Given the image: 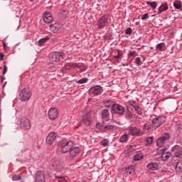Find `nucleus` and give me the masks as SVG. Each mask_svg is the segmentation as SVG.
I'll return each instance as SVG.
<instances>
[{"mask_svg": "<svg viewBox=\"0 0 182 182\" xmlns=\"http://www.w3.org/2000/svg\"><path fill=\"white\" fill-rule=\"evenodd\" d=\"M111 23L112 18H110V16L104 15L98 19L97 22V26L98 29H104V28H106V26H109V25Z\"/></svg>", "mask_w": 182, "mask_h": 182, "instance_id": "obj_1", "label": "nucleus"}, {"mask_svg": "<svg viewBox=\"0 0 182 182\" xmlns=\"http://www.w3.org/2000/svg\"><path fill=\"white\" fill-rule=\"evenodd\" d=\"M17 124H18L21 129L25 132L31 130V120L25 116L21 117V118L18 119Z\"/></svg>", "mask_w": 182, "mask_h": 182, "instance_id": "obj_2", "label": "nucleus"}, {"mask_svg": "<svg viewBox=\"0 0 182 182\" xmlns=\"http://www.w3.org/2000/svg\"><path fill=\"white\" fill-rule=\"evenodd\" d=\"M66 58L65 53L52 52L49 54V60L50 62H62Z\"/></svg>", "mask_w": 182, "mask_h": 182, "instance_id": "obj_3", "label": "nucleus"}, {"mask_svg": "<svg viewBox=\"0 0 182 182\" xmlns=\"http://www.w3.org/2000/svg\"><path fill=\"white\" fill-rule=\"evenodd\" d=\"M96 129L101 132V133H105L106 132H109V130H113V129H114V126L106 124L105 122H102L96 124Z\"/></svg>", "mask_w": 182, "mask_h": 182, "instance_id": "obj_4", "label": "nucleus"}, {"mask_svg": "<svg viewBox=\"0 0 182 182\" xmlns=\"http://www.w3.org/2000/svg\"><path fill=\"white\" fill-rule=\"evenodd\" d=\"M73 144H75V143L70 140L64 141L60 146V153H62V154H66V153L70 151Z\"/></svg>", "mask_w": 182, "mask_h": 182, "instance_id": "obj_5", "label": "nucleus"}, {"mask_svg": "<svg viewBox=\"0 0 182 182\" xmlns=\"http://www.w3.org/2000/svg\"><path fill=\"white\" fill-rule=\"evenodd\" d=\"M166 118L164 115L159 116L158 117L154 118L151 121L154 129H158L162 124L166 123Z\"/></svg>", "mask_w": 182, "mask_h": 182, "instance_id": "obj_6", "label": "nucleus"}, {"mask_svg": "<svg viewBox=\"0 0 182 182\" xmlns=\"http://www.w3.org/2000/svg\"><path fill=\"white\" fill-rule=\"evenodd\" d=\"M31 96H32V92H31V90H29V87H26L23 89L19 93V97H20V100H22V102H26L29 100Z\"/></svg>", "mask_w": 182, "mask_h": 182, "instance_id": "obj_7", "label": "nucleus"}, {"mask_svg": "<svg viewBox=\"0 0 182 182\" xmlns=\"http://www.w3.org/2000/svg\"><path fill=\"white\" fill-rule=\"evenodd\" d=\"M168 140H170V134L165 133L162 134V136L159 137L156 141L157 147L161 149V147L166 144V142L168 141Z\"/></svg>", "mask_w": 182, "mask_h": 182, "instance_id": "obj_8", "label": "nucleus"}, {"mask_svg": "<svg viewBox=\"0 0 182 182\" xmlns=\"http://www.w3.org/2000/svg\"><path fill=\"white\" fill-rule=\"evenodd\" d=\"M128 134L134 137H140L143 136V131L136 127H131L128 129Z\"/></svg>", "mask_w": 182, "mask_h": 182, "instance_id": "obj_9", "label": "nucleus"}, {"mask_svg": "<svg viewBox=\"0 0 182 182\" xmlns=\"http://www.w3.org/2000/svg\"><path fill=\"white\" fill-rule=\"evenodd\" d=\"M89 93L91 96H100L103 93V87L100 85H95L89 90Z\"/></svg>", "mask_w": 182, "mask_h": 182, "instance_id": "obj_10", "label": "nucleus"}, {"mask_svg": "<svg viewBox=\"0 0 182 182\" xmlns=\"http://www.w3.org/2000/svg\"><path fill=\"white\" fill-rule=\"evenodd\" d=\"M50 31L53 32V33H61V32H63L62 23L56 22L53 24H50Z\"/></svg>", "mask_w": 182, "mask_h": 182, "instance_id": "obj_11", "label": "nucleus"}, {"mask_svg": "<svg viewBox=\"0 0 182 182\" xmlns=\"http://www.w3.org/2000/svg\"><path fill=\"white\" fill-rule=\"evenodd\" d=\"M112 110L116 114H124V107L119 104H114L112 105Z\"/></svg>", "mask_w": 182, "mask_h": 182, "instance_id": "obj_12", "label": "nucleus"}, {"mask_svg": "<svg viewBox=\"0 0 182 182\" xmlns=\"http://www.w3.org/2000/svg\"><path fill=\"white\" fill-rule=\"evenodd\" d=\"M70 159H75L77 156L80 154V148L79 146H75V144L72 146L69 151Z\"/></svg>", "mask_w": 182, "mask_h": 182, "instance_id": "obj_13", "label": "nucleus"}, {"mask_svg": "<svg viewBox=\"0 0 182 182\" xmlns=\"http://www.w3.org/2000/svg\"><path fill=\"white\" fill-rule=\"evenodd\" d=\"M58 134L55 132H50L46 139V143L48 146H51V144H53V142L55 140H56Z\"/></svg>", "mask_w": 182, "mask_h": 182, "instance_id": "obj_14", "label": "nucleus"}, {"mask_svg": "<svg viewBox=\"0 0 182 182\" xmlns=\"http://www.w3.org/2000/svg\"><path fill=\"white\" fill-rule=\"evenodd\" d=\"M52 166L53 167L54 170L58 173L62 171V170L64 168L63 162L59 160L54 161L53 162Z\"/></svg>", "mask_w": 182, "mask_h": 182, "instance_id": "obj_15", "label": "nucleus"}, {"mask_svg": "<svg viewBox=\"0 0 182 182\" xmlns=\"http://www.w3.org/2000/svg\"><path fill=\"white\" fill-rule=\"evenodd\" d=\"M42 18L46 23H50L53 21V16L50 11H45L42 15Z\"/></svg>", "mask_w": 182, "mask_h": 182, "instance_id": "obj_16", "label": "nucleus"}, {"mask_svg": "<svg viewBox=\"0 0 182 182\" xmlns=\"http://www.w3.org/2000/svg\"><path fill=\"white\" fill-rule=\"evenodd\" d=\"M59 114L58 109L50 108L48 111V116L50 120H55Z\"/></svg>", "mask_w": 182, "mask_h": 182, "instance_id": "obj_17", "label": "nucleus"}, {"mask_svg": "<svg viewBox=\"0 0 182 182\" xmlns=\"http://www.w3.org/2000/svg\"><path fill=\"white\" fill-rule=\"evenodd\" d=\"M34 182H45V175L43 174V171H38L33 176Z\"/></svg>", "mask_w": 182, "mask_h": 182, "instance_id": "obj_18", "label": "nucleus"}, {"mask_svg": "<svg viewBox=\"0 0 182 182\" xmlns=\"http://www.w3.org/2000/svg\"><path fill=\"white\" fill-rule=\"evenodd\" d=\"M171 152L174 154L175 157H181L182 156V146L175 145L171 149Z\"/></svg>", "mask_w": 182, "mask_h": 182, "instance_id": "obj_19", "label": "nucleus"}, {"mask_svg": "<svg viewBox=\"0 0 182 182\" xmlns=\"http://www.w3.org/2000/svg\"><path fill=\"white\" fill-rule=\"evenodd\" d=\"M101 119L105 122H109L110 120V112H109V109H104L101 111Z\"/></svg>", "mask_w": 182, "mask_h": 182, "instance_id": "obj_20", "label": "nucleus"}, {"mask_svg": "<svg viewBox=\"0 0 182 182\" xmlns=\"http://www.w3.org/2000/svg\"><path fill=\"white\" fill-rule=\"evenodd\" d=\"M147 168H149V170L156 171V170H159L160 168V164L156 162L149 164L147 165Z\"/></svg>", "mask_w": 182, "mask_h": 182, "instance_id": "obj_21", "label": "nucleus"}, {"mask_svg": "<svg viewBox=\"0 0 182 182\" xmlns=\"http://www.w3.org/2000/svg\"><path fill=\"white\" fill-rule=\"evenodd\" d=\"M50 38L46 36L45 38H41L38 42H37V46H39L40 48H42L46 45V42L49 41Z\"/></svg>", "mask_w": 182, "mask_h": 182, "instance_id": "obj_22", "label": "nucleus"}, {"mask_svg": "<svg viewBox=\"0 0 182 182\" xmlns=\"http://www.w3.org/2000/svg\"><path fill=\"white\" fill-rule=\"evenodd\" d=\"M168 9V4L167 3H162L161 6L159 8L157 11L158 14H161V12H164V11H167Z\"/></svg>", "mask_w": 182, "mask_h": 182, "instance_id": "obj_23", "label": "nucleus"}, {"mask_svg": "<svg viewBox=\"0 0 182 182\" xmlns=\"http://www.w3.org/2000/svg\"><path fill=\"white\" fill-rule=\"evenodd\" d=\"M164 48H166V43H159L156 46V52H164Z\"/></svg>", "mask_w": 182, "mask_h": 182, "instance_id": "obj_24", "label": "nucleus"}, {"mask_svg": "<svg viewBox=\"0 0 182 182\" xmlns=\"http://www.w3.org/2000/svg\"><path fill=\"white\" fill-rule=\"evenodd\" d=\"M82 122L86 126H90V114L87 113L82 117Z\"/></svg>", "mask_w": 182, "mask_h": 182, "instance_id": "obj_25", "label": "nucleus"}, {"mask_svg": "<svg viewBox=\"0 0 182 182\" xmlns=\"http://www.w3.org/2000/svg\"><path fill=\"white\" fill-rule=\"evenodd\" d=\"M119 143H127L129 141V135L127 134L122 135L119 137Z\"/></svg>", "mask_w": 182, "mask_h": 182, "instance_id": "obj_26", "label": "nucleus"}, {"mask_svg": "<svg viewBox=\"0 0 182 182\" xmlns=\"http://www.w3.org/2000/svg\"><path fill=\"white\" fill-rule=\"evenodd\" d=\"M175 170H176V173L182 172V161L176 162Z\"/></svg>", "mask_w": 182, "mask_h": 182, "instance_id": "obj_27", "label": "nucleus"}, {"mask_svg": "<svg viewBox=\"0 0 182 182\" xmlns=\"http://www.w3.org/2000/svg\"><path fill=\"white\" fill-rule=\"evenodd\" d=\"M170 157H171V153L166 152L162 154L161 160H163V161H167V160H168Z\"/></svg>", "mask_w": 182, "mask_h": 182, "instance_id": "obj_28", "label": "nucleus"}, {"mask_svg": "<svg viewBox=\"0 0 182 182\" xmlns=\"http://www.w3.org/2000/svg\"><path fill=\"white\" fill-rule=\"evenodd\" d=\"M146 5L151 6L152 8V11H154L157 8V2L156 1H146Z\"/></svg>", "mask_w": 182, "mask_h": 182, "instance_id": "obj_29", "label": "nucleus"}, {"mask_svg": "<svg viewBox=\"0 0 182 182\" xmlns=\"http://www.w3.org/2000/svg\"><path fill=\"white\" fill-rule=\"evenodd\" d=\"M173 6H174L175 9H182L181 1H175L173 2Z\"/></svg>", "mask_w": 182, "mask_h": 182, "instance_id": "obj_30", "label": "nucleus"}, {"mask_svg": "<svg viewBox=\"0 0 182 182\" xmlns=\"http://www.w3.org/2000/svg\"><path fill=\"white\" fill-rule=\"evenodd\" d=\"M154 129V127H153V124H145L143 126V129L144 130H147L148 132H151V130H153Z\"/></svg>", "mask_w": 182, "mask_h": 182, "instance_id": "obj_31", "label": "nucleus"}, {"mask_svg": "<svg viewBox=\"0 0 182 182\" xmlns=\"http://www.w3.org/2000/svg\"><path fill=\"white\" fill-rule=\"evenodd\" d=\"M144 157L143 154L139 153V154H136L133 160L134 161H140L141 159H142Z\"/></svg>", "mask_w": 182, "mask_h": 182, "instance_id": "obj_32", "label": "nucleus"}, {"mask_svg": "<svg viewBox=\"0 0 182 182\" xmlns=\"http://www.w3.org/2000/svg\"><path fill=\"white\" fill-rule=\"evenodd\" d=\"M125 118L127 120H130V119H133V114L130 110H127L125 113Z\"/></svg>", "mask_w": 182, "mask_h": 182, "instance_id": "obj_33", "label": "nucleus"}, {"mask_svg": "<svg viewBox=\"0 0 182 182\" xmlns=\"http://www.w3.org/2000/svg\"><path fill=\"white\" fill-rule=\"evenodd\" d=\"M134 63H135V65H136V66H141V65H143V62L141 61V58L140 57H136L135 58Z\"/></svg>", "mask_w": 182, "mask_h": 182, "instance_id": "obj_34", "label": "nucleus"}, {"mask_svg": "<svg viewBox=\"0 0 182 182\" xmlns=\"http://www.w3.org/2000/svg\"><path fill=\"white\" fill-rule=\"evenodd\" d=\"M134 109L135 112H136L137 114H139L140 116L143 114V111L139 105H136Z\"/></svg>", "mask_w": 182, "mask_h": 182, "instance_id": "obj_35", "label": "nucleus"}, {"mask_svg": "<svg viewBox=\"0 0 182 182\" xmlns=\"http://www.w3.org/2000/svg\"><path fill=\"white\" fill-rule=\"evenodd\" d=\"M128 105H129V106H132L134 109L139 105V104H137V102H136V101H134V100L128 101Z\"/></svg>", "mask_w": 182, "mask_h": 182, "instance_id": "obj_36", "label": "nucleus"}, {"mask_svg": "<svg viewBox=\"0 0 182 182\" xmlns=\"http://www.w3.org/2000/svg\"><path fill=\"white\" fill-rule=\"evenodd\" d=\"M109 139H104L100 144H102V146H103L104 147H106L107 146L109 145Z\"/></svg>", "mask_w": 182, "mask_h": 182, "instance_id": "obj_37", "label": "nucleus"}, {"mask_svg": "<svg viewBox=\"0 0 182 182\" xmlns=\"http://www.w3.org/2000/svg\"><path fill=\"white\" fill-rule=\"evenodd\" d=\"M153 139H154V137H153V136H149V137L146 138V144L148 146H151V144H153Z\"/></svg>", "mask_w": 182, "mask_h": 182, "instance_id": "obj_38", "label": "nucleus"}, {"mask_svg": "<svg viewBox=\"0 0 182 182\" xmlns=\"http://www.w3.org/2000/svg\"><path fill=\"white\" fill-rule=\"evenodd\" d=\"M88 80H89L87 78L85 77L77 81V83H78V85H83V83H87Z\"/></svg>", "mask_w": 182, "mask_h": 182, "instance_id": "obj_39", "label": "nucleus"}, {"mask_svg": "<svg viewBox=\"0 0 182 182\" xmlns=\"http://www.w3.org/2000/svg\"><path fill=\"white\" fill-rule=\"evenodd\" d=\"M126 173L127 174H133V173H134V169H133V168H127L126 170Z\"/></svg>", "mask_w": 182, "mask_h": 182, "instance_id": "obj_40", "label": "nucleus"}, {"mask_svg": "<svg viewBox=\"0 0 182 182\" xmlns=\"http://www.w3.org/2000/svg\"><path fill=\"white\" fill-rule=\"evenodd\" d=\"M80 72H85V70H87V66L86 65H80L79 67Z\"/></svg>", "mask_w": 182, "mask_h": 182, "instance_id": "obj_41", "label": "nucleus"}, {"mask_svg": "<svg viewBox=\"0 0 182 182\" xmlns=\"http://www.w3.org/2000/svg\"><path fill=\"white\" fill-rule=\"evenodd\" d=\"M13 181H18V180H21V175H14L12 176Z\"/></svg>", "mask_w": 182, "mask_h": 182, "instance_id": "obj_42", "label": "nucleus"}, {"mask_svg": "<svg viewBox=\"0 0 182 182\" xmlns=\"http://www.w3.org/2000/svg\"><path fill=\"white\" fill-rule=\"evenodd\" d=\"M133 33V30L132 29V28L129 27L125 30V33L126 35H132V33Z\"/></svg>", "mask_w": 182, "mask_h": 182, "instance_id": "obj_43", "label": "nucleus"}, {"mask_svg": "<svg viewBox=\"0 0 182 182\" xmlns=\"http://www.w3.org/2000/svg\"><path fill=\"white\" fill-rule=\"evenodd\" d=\"M122 56H123V54L121 52L117 51V55H114V58L115 59H120V58H122Z\"/></svg>", "mask_w": 182, "mask_h": 182, "instance_id": "obj_44", "label": "nucleus"}, {"mask_svg": "<svg viewBox=\"0 0 182 182\" xmlns=\"http://www.w3.org/2000/svg\"><path fill=\"white\" fill-rule=\"evenodd\" d=\"M165 151H166V149H164L159 148L157 149L158 154H164V153H165Z\"/></svg>", "mask_w": 182, "mask_h": 182, "instance_id": "obj_45", "label": "nucleus"}, {"mask_svg": "<svg viewBox=\"0 0 182 182\" xmlns=\"http://www.w3.org/2000/svg\"><path fill=\"white\" fill-rule=\"evenodd\" d=\"M54 177L55 178H58L60 180H65V177L62 175H60V176H57L56 173L54 174Z\"/></svg>", "mask_w": 182, "mask_h": 182, "instance_id": "obj_46", "label": "nucleus"}, {"mask_svg": "<svg viewBox=\"0 0 182 182\" xmlns=\"http://www.w3.org/2000/svg\"><path fill=\"white\" fill-rule=\"evenodd\" d=\"M141 19L142 21H145V19H149V14L146 13L142 15Z\"/></svg>", "mask_w": 182, "mask_h": 182, "instance_id": "obj_47", "label": "nucleus"}, {"mask_svg": "<svg viewBox=\"0 0 182 182\" xmlns=\"http://www.w3.org/2000/svg\"><path fill=\"white\" fill-rule=\"evenodd\" d=\"M8 72V67L6 65H4L3 68V75H5Z\"/></svg>", "mask_w": 182, "mask_h": 182, "instance_id": "obj_48", "label": "nucleus"}, {"mask_svg": "<svg viewBox=\"0 0 182 182\" xmlns=\"http://www.w3.org/2000/svg\"><path fill=\"white\" fill-rule=\"evenodd\" d=\"M112 101L108 100L107 102H105V107H110Z\"/></svg>", "mask_w": 182, "mask_h": 182, "instance_id": "obj_49", "label": "nucleus"}, {"mask_svg": "<svg viewBox=\"0 0 182 182\" xmlns=\"http://www.w3.org/2000/svg\"><path fill=\"white\" fill-rule=\"evenodd\" d=\"M134 55H136V52L134 51H131L128 53V56L130 57V56H134Z\"/></svg>", "mask_w": 182, "mask_h": 182, "instance_id": "obj_50", "label": "nucleus"}, {"mask_svg": "<svg viewBox=\"0 0 182 182\" xmlns=\"http://www.w3.org/2000/svg\"><path fill=\"white\" fill-rule=\"evenodd\" d=\"M176 129L178 130H182V125H181V124H176Z\"/></svg>", "mask_w": 182, "mask_h": 182, "instance_id": "obj_51", "label": "nucleus"}, {"mask_svg": "<svg viewBox=\"0 0 182 182\" xmlns=\"http://www.w3.org/2000/svg\"><path fill=\"white\" fill-rule=\"evenodd\" d=\"M4 56L5 55L4 54V53H0V60H4Z\"/></svg>", "mask_w": 182, "mask_h": 182, "instance_id": "obj_52", "label": "nucleus"}, {"mask_svg": "<svg viewBox=\"0 0 182 182\" xmlns=\"http://www.w3.org/2000/svg\"><path fill=\"white\" fill-rule=\"evenodd\" d=\"M136 145H132L131 146V149H132V150H134V149H136Z\"/></svg>", "mask_w": 182, "mask_h": 182, "instance_id": "obj_53", "label": "nucleus"}, {"mask_svg": "<svg viewBox=\"0 0 182 182\" xmlns=\"http://www.w3.org/2000/svg\"><path fill=\"white\" fill-rule=\"evenodd\" d=\"M58 182H65V179H58Z\"/></svg>", "mask_w": 182, "mask_h": 182, "instance_id": "obj_54", "label": "nucleus"}, {"mask_svg": "<svg viewBox=\"0 0 182 182\" xmlns=\"http://www.w3.org/2000/svg\"><path fill=\"white\" fill-rule=\"evenodd\" d=\"M3 47L6 48V43L5 42H3Z\"/></svg>", "mask_w": 182, "mask_h": 182, "instance_id": "obj_55", "label": "nucleus"}, {"mask_svg": "<svg viewBox=\"0 0 182 182\" xmlns=\"http://www.w3.org/2000/svg\"><path fill=\"white\" fill-rule=\"evenodd\" d=\"M3 79H4V77H1V80H2V82H4Z\"/></svg>", "mask_w": 182, "mask_h": 182, "instance_id": "obj_56", "label": "nucleus"}, {"mask_svg": "<svg viewBox=\"0 0 182 182\" xmlns=\"http://www.w3.org/2000/svg\"><path fill=\"white\" fill-rule=\"evenodd\" d=\"M150 49H153V47H150Z\"/></svg>", "mask_w": 182, "mask_h": 182, "instance_id": "obj_57", "label": "nucleus"}]
</instances>
